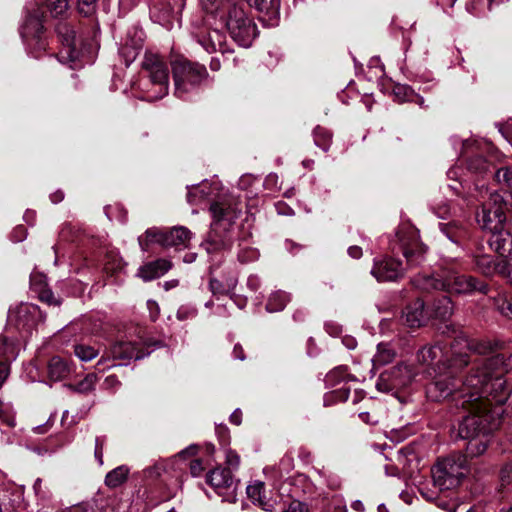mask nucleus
<instances>
[{"label":"nucleus","instance_id":"f257e3e1","mask_svg":"<svg viewBox=\"0 0 512 512\" xmlns=\"http://www.w3.org/2000/svg\"><path fill=\"white\" fill-rule=\"evenodd\" d=\"M503 365L501 355L476 357L469 372L459 379L455 378V373L461 368L433 373L435 379L427 386V396L433 401L451 397L463 415L473 412L490 400H494L495 405H502L512 391L503 377L506 371Z\"/></svg>","mask_w":512,"mask_h":512},{"label":"nucleus","instance_id":"f03ea898","mask_svg":"<svg viewBox=\"0 0 512 512\" xmlns=\"http://www.w3.org/2000/svg\"><path fill=\"white\" fill-rule=\"evenodd\" d=\"M492 351L490 343L470 339L463 333L449 344L438 342L425 346L417 353L418 362L426 367L429 375L441 373L451 368H464L473 363L472 356H484Z\"/></svg>","mask_w":512,"mask_h":512},{"label":"nucleus","instance_id":"7ed1b4c3","mask_svg":"<svg viewBox=\"0 0 512 512\" xmlns=\"http://www.w3.org/2000/svg\"><path fill=\"white\" fill-rule=\"evenodd\" d=\"M494 400L481 405L462 415L458 434L462 439H469L466 445V457H477L483 454L488 445L487 435L498 426V419L492 407Z\"/></svg>","mask_w":512,"mask_h":512},{"label":"nucleus","instance_id":"20e7f679","mask_svg":"<svg viewBox=\"0 0 512 512\" xmlns=\"http://www.w3.org/2000/svg\"><path fill=\"white\" fill-rule=\"evenodd\" d=\"M415 288L423 291L443 290L451 294L468 295L475 292L487 294L488 284L478 278L443 268L433 274H418L412 279Z\"/></svg>","mask_w":512,"mask_h":512},{"label":"nucleus","instance_id":"39448f33","mask_svg":"<svg viewBox=\"0 0 512 512\" xmlns=\"http://www.w3.org/2000/svg\"><path fill=\"white\" fill-rule=\"evenodd\" d=\"M74 0H47L44 6L35 5L28 9L25 22L21 28V36L33 57L38 58L40 52L46 48V41L42 37L43 20L46 13L57 17L63 15Z\"/></svg>","mask_w":512,"mask_h":512},{"label":"nucleus","instance_id":"423d86ee","mask_svg":"<svg viewBox=\"0 0 512 512\" xmlns=\"http://www.w3.org/2000/svg\"><path fill=\"white\" fill-rule=\"evenodd\" d=\"M151 343L139 338L138 340H118L107 347L100 359L96 363V367L100 372L117 367L126 366L132 360H140L150 354L148 349Z\"/></svg>","mask_w":512,"mask_h":512},{"label":"nucleus","instance_id":"0eeeda50","mask_svg":"<svg viewBox=\"0 0 512 512\" xmlns=\"http://www.w3.org/2000/svg\"><path fill=\"white\" fill-rule=\"evenodd\" d=\"M143 79L140 82L148 101L162 99L168 94L170 71L166 61L158 54L145 53L142 61Z\"/></svg>","mask_w":512,"mask_h":512},{"label":"nucleus","instance_id":"6e6552de","mask_svg":"<svg viewBox=\"0 0 512 512\" xmlns=\"http://www.w3.org/2000/svg\"><path fill=\"white\" fill-rule=\"evenodd\" d=\"M211 13H219L227 10L226 27L232 37L242 47H249L257 36V28L255 23L250 19L243 9V5L229 2L213 1Z\"/></svg>","mask_w":512,"mask_h":512},{"label":"nucleus","instance_id":"1a4fd4ad","mask_svg":"<svg viewBox=\"0 0 512 512\" xmlns=\"http://www.w3.org/2000/svg\"><path fill=\"white\" fill-rule=\"evenodd\" d=\"M175 85L174 94L178 98L194 91L208 76L205 66L179 58L171 63Z\"/></svg>","mask_w":512,"mask_h":512},{"label":"nucleus","instance_id":"9d476101","mask_svg":"<svg viewBox=\"0 0 512 512\" xmlns=\"http://www.w3.org/2000/svg\"><path fill=\"white\" fill-rule=\"evenodd\" d=\"M210 211L213 216L212 231L208 238L202 243V246L208 254L220 252L231 248L230 238L222 237L221 231H226L235 219V212L230 208H225L215 202L211 205Z\"/></svg>","mask_w":512,"mask_h":512},{"label":"nucleus","instance_id":"9b49d317","mask_svg":"<svg viewBox=\"0 0 512 512\" xmlns=\"http://www.w3.org/2000/svg\"><path fill=\"white\" fill-rule=\"evenodd\" d=\"M465 470L466 458L461 454L439 460L431 469L433 484L441 491L452 489L460 483Z\"/></svg>","mask_w":512,"mask_h":512},{"label":"nucleus","instance_id":"f8f14e48","mask_svg":"<svg viewBox=\"0 0 512 512\" xmlns=\"http://www.w3.org/2000/svg\"><path fill=\"white\" fill-rule=\"evenodd\" d=\"M192 233L183 226L174 227L168 231L157 228L147 229L144 235L138 237V242L143 251H147L150 243H158L163 247L175 249L187 248Z\"/></svg>","mask_w":512,"mask_h":512},{"label":"nucleus","instance_id":"ddd939ff","mask_svg":"<svg viewBox=\"0 0 512 512\" xmlns=\"http://www.w3.org/2000/svg\"><path fill=\"white\" fill-rule=\"evenodd\" d=\"M397 243L392 250L400 251L406 259L407 267L413 268L425 261L426 247L420 242L417 232L411 227L401 228L397 234Z\"/></svg>","mask_w":512,"mask_h":512},{"label":"nucleus","instance_id":"4468645a","mask_svg":"<svg viewBox=\"0 0 512 512\" xmlns=\"http://www.w3.org/2000/svg\"><path fill=\"white\" fill-rule=\"evenodd\" d=\"M507 204L504 196L494 192L482 203L481 210L476 213L478 224L493 232L501 227L506 220Z\"/></svg>","mask_w":512,"mask_h":512},{"label":"nucleus","instance_id":"2eb2a0df","mask_svg":"<svg viewBox=\"0 0 512 512\" xmlns=\"http://www.w3.org/2000/svg\"><path fill=\"white\" fill-rule=\"evenodd\" d=\"M415 373L411 366L400 363L382 372L377 380L376 387L381 392H394L408 386Z\"/></svg>","mask_w":512,"mask_h":512},{"label":"nucleus","instance_id":"dca6fc26","mask_svg":"<svg viewBox=\"0 0 512 512\" xmlns=\"http://www.w3.org/2000/svg\"><path fill=\"white\" fill-rule=\"evenodd\" d=\"M143 44L144 32L142 29L134 26L127 30L126 36L119 48V53L127 66L137 58L143 48Z\"/></svg>","mask_w":512,"mask_h":512},{"label":"nucleus","instance_id":"f3484780","mask_svg":"<svg viewBox=\"0 0 512 512\" xmlns=\"http://www.w3.org/2000/svg\"><path fill=\"white\" fill-rule=\"evenodd\" d=\"M402 264L394 258H385L376 261L371 270V274L377 281H394L402 276Z\"/></svg>","mask_w":512,"mask_h":512},{"label":"nucleus","instance_id":"a211bd4d","mask_svg":"<svg viewBox=\"0 0 512 512\" xmlns=\"http://www.w3.org/2000/svg\"><path fill=\"white\" fill-rule=\"evenodd\" d=\"M36 307L28 304H22L9 311L8 320L14 324L18 330L30 331L35 325Z\"/></svg>","mask_w":512,"mask_h":512},{"label":"nucleus","instance_id":"6ab92c4d","mask_svg":"<svg viewBox=\"0 0 512 512\" xmlns=\"http://www.w3.org/2000/svg\"><path fill=\"white\" fill-rule=\"evenodd\" d=\"M490 247L504 260H512V234L503 227L491 232L488 240Z\"/></svg>","mask_w":512,"mask_h":512},{"label":"nucleus","instance_id":"aec40b11","mask_svg":"<svg viewBox=\"0 0 512 512\" xmlns=\"http://www.w3.org/2000/svg\"><path fill=\"white\" fill-rule=\"evenodd\" d=\"M206 481L220 495L223 490H235L231 470L227 468L217 467L211 470L206 476Z\"/></svg>","mask_w":512,"mask_h":512},{"label":"nucleus","instance_id":"412c9836","mask_svg":"<svg viewBox=\"0 0 512 512\" xmlns=\"http://www.w3.org/2000/svg\"><path fill=\"white\" fill-rule=\"evenodd\" d=\"M200 45L208 52H220L225 60H228L226 54L232 53L226 45V38L219 30H212L199 40Z\"/></svg>","mask_w":512,"mask_h":512},{"label":"nucleus","instance_id":"4be33fe9","mask_svg":"<svg viewBox=\"0 0 512 512\" xmlns=\"http://www.w3.org/2000/svg\"><path fill=\"white\" fill-rule=\"evenodd\" d=\"M56 30L63 45V51L61 54L65 52L67 54V58L70 61L76 60L78 53L76 50L74 29L67 23H60L58 24ZM62 58H64V55H62Z\"/></svg>","mask_w":512,"mask_h":512},{"label":"nucleus","instance_id":"5701e85b","mask_svg":"<svg viewBox=\"0 0 512 512\" xmlns=\"http://www.w3.org/2000/svg\"><path fill=\"white\" fill-rule=\"evenodd\" d=\"M475 268L485 276H493L501 274L506 269V260H494L491 256L481 255L477 256L474 260Z\"/></svg>","mask_w":512,"mask_h":512},{"label":"nucleus","instance_id":"b1692460","mask_svg":"<svg viewBox=\"0 0 512 512\" xmlns=\"http://www.w3.org/2000/svg\"><path fill=\"white\" fill-rule=\"evenodd\" d=\"M171 267L172 264L169 260L158 259L140 267L138 275L144 281H151L164 275Z\"/></svg>","mask_w":512,"mask_h":512},{"label":"nucleus","instance_id":"393cba45","mask_svg":"<svg viewBox=\"0 0 512 512\" xmlns=\"http://www.w3.org/2000/svg\"><path fill=\"white\" fill-rule=\"evenodd\" d=\"M439 229L451 242L458 245L470 237L467 227L456 221L439 223Z\"/></svg>","mask_w":512,"mask_h":512},{"label":"nucleus","instance_id":"a878e982","mask_svg":"<svg viewBox=\"0 0 512 512\" xmlns=\"http://www.w3.org/2000/svg\"><path fill=\"white\" fill-rule=\"evenodd\" d=\"M403 318L405 323L412 328L422 326L425 321L423 300L418 298L407 305L403 312Z\"/></svg>","mask_w":512,"mask_h":512},{"label":"nucleus","instance_id":"bb28decb","mask_svg":"<svg viewBox=\"0 0 512 512\" xmlns=\"http://www.w3.org/2000/svg\"><path fill=\"white\" fill-rule=\"evenodd\" d=\"M15 358V348L6 337H0V387L9 375L7 362Z\"/></svg>","mask_w":512,"mask_h":512},{"label":"nucleus","instance_id":"cd10ccee","mask_svg":"<svg viewBox=\"0 0 512 512\" xmlns=\"http://www.w3.org/2000/svg\"><path fill=\"white\" fill-rule=\"evenodd\" d=\"M71 372V365L60 356H54L50 359L48 363V377L50 380L61 381L67 378Z\"/></svg>","mask_w":512,"mask_h":512},{"label":"nucleus","instance_id":"c85d7f7f","mask_svg":"<svg viewBox=\"0 0 512 512\" xmlns=\"http://www.w3.org/2000/svg\"><path fill=\"white\" fill-rule=\"evenodd\" d=\"M396 356V352L391 343H380L377 346V352L372 361L374 366H382L390 363Z\"/></svg>","mask_w":512,"mask_h":512},{"label":"nucleus","instance_id":"c756f323","mask_svg":"<svg viewBox=\"0 0 512 512\" xmlns=\"http://www.w3.org/2000/svg\"><path fill=\"white\" fill-rule=\"evenodd\" d=\"M280 0H250L259 12L269 16L270 19L276 18L279 15Z\"/></svg>","mask_w":512,"mask_h":512},{"label":"nucleus","instance_id":"7c9ffc66","mask_svg":"<svg viewBox=\"0 0 512 512\" xmlns=\"http://www.w3.org/2000/svg\"><path fill=\"white\" fill-rule=\"evenodd\" d=\"M75 356L82 362H89L100 354L99 347L86 343H78L73 346Z\"/></svg>","mask_w":512,"mask_h":512},{"label":"nucleus","instance_id":"2f4dec72","mask_svg":"<svg viewBox=\"0 0 512 512\" xmlns=\"http://www.w3.org/2000/svg\"><path fill=\"white\" fill-rule=\"evenodd\" d=\"M128 474L129 468L127 466H118L106 475L105 484L108 487L116 488L126 481Z\"/></svg>","mask_w":512,"mask_h":512},{"label":"nucleus","instance_id":"473e14b6","mask_svg":"<svg viewBox=\"0 0 512 512\" xmlns=\"http://www.w3.org/2000/svg\"><path fill=\"white\" fill-rule=\"evenodd\" d=\"M434 315L437 318L446 320L453 314V303L448 296H442L433 304Z\"/></svg>","mask_w":512,"mask_h":512},{"label":"nucleus","instance_id":"72a5a7b5","mask_svg":"<svg viewBox=\"0 0 512 512\" xmlns=\"http://www.w3.org/2000/svg\"><path fill=\"white\" fill-rule=\"evenodd\" d=\"M289 295L284 291H276L272 293L266 304V309L269 312H278L285 308L289 302Z\"/></svg>","mask_w":512,"mask_h":512},{"label":"nucleus","instance_id":"f704fd0d","mask_svg":"<svg viewBox=\"0 0 512 512\" xmlns=\"http://www.w3.org/2000/svg\"><path fill=\"white\" fill-rule=\"evenodd\" d=\"M20 502L18 493H10L9 491H0V512H13L16 505Z\"/></svg>","mask_w":512,"mask_h":512},{"label":"nucleus","instance_id":"c9c22d12","mask_svg":"<svg viewBox=\"0 0 512 512\" xmlns=\"http://www.w3.org/2000/svg\"><path fill=\"white\" fill-rule=\"evenodd\" d=\"M97 380H98L97 374L89 373L79 383H77L75 385H68V387L74 392L86 394V393L91 392L94 389Z\"/></svg>","mask_w":512,"mask_h":512},{"label":"nucleus","instance_id":"e433bc0d","mask_svg":"<svg viewBox=\"0 0 512 512\" xmlns=\"http://www.w3.org/2000/svg\"><path fill=\"white\" fill-rule=\"evenodd\" d=\"M313 137L318 147L324 151L329 149L332 135L327 129L317 126L313 131Z\"/></svg>","mask_w":512,"mask_h":512},{"label":"nucleus","instance_id":"4c0bfd02","mask_svg":"<svg viewBox=\"0 0 512 512\" xmlns=\"http://www.w3.org/2000/svg\"><path fill=\"white\" fill-rule=\"evenodd\" d=\"M493 305L503 316L512 319V299L498 294V296L493 298Z\"/></svg>","mask_w":512,"mask_h":512},{"label":"nucleus","instance_id":"58836bf2","mask_svg":"<svg viewBox=\"0 0 512 512\" xmlns=\"http://www.w3.org/2000/svg\"><path fill=\"white\" fill-rule=\"evenodd\" d=\"M488 162L481 155H475L467 160V169L475 173H482L488 169Z\"/></svg>","mask_w":512,"mask_h":512},{"label":"nucleus","instance_id":"ea45409f","mask_svg":"<svg viewBox=\"0 0 512 512\" xmlns=\"http://www.w3.org/2000/svg\"><path fill=\"white\" fill-rule=\"evenodd\" d=\"M259 257V252L257 249L252 247H241L238 252V260L241 263H249L257 260Z\"/></svg>","mask_w":512,"mask_h":512},{"label":"nucleus","instance_id":"a19ab883","mask_svg":"<svg viewBox=\"0 0 512 512\" xmlns=\"http://www.w3.org/2000/svg\"><path fill=\"white\" fill-rule=\"evenodd\" d=\"M265 490V484L261 481H255L246 488L247 495L253 503L260 499V494H264Z\"/></svg>","mask_w":512,"mask_h":512},{"label":"nucleus","instance_id":"79ce46f5","mask_svg":"<svg viewBox=\"0 0 512 512\" xmlns=\"http://www.w3.org/2000/svg\"><path fill=\"white\" fill-rule=\"evenodd\" d=\"M495 178L497 182L505 184L507 187L512 188V169L503 167L496 171Z\"/></svg>","mask_w":512,"mask_h":512},{"label":"nucleus","instance_id":"37998d69","mask_svg":"<svg viewBox=\"0 0 512 512\" xmlns=\"http://www.w3.org/2000/svg\"><path fill=\"white\" fill-rule=\"evenodd\" d=\"M78 11L84 15L92 14L97 5V0H76Z\"/></svg>","mask_w":512,"mask_h":512},{"label":"nucleus","instance_id":"c03bdc74","mask_svg":"<svg viewBox=\"0 0 512 512\" xmlns=\"http://www.w3.org/2000/svg\"><path fill=\"white\" fill-rule=\"evenodd\" d=\"M395 97L401 101H413V90L407 86H396L394 88Z\"/></svg>","mask_w":512,"mask_h":512},{"label":"nucleus","instance_id":"a18cd8bd","mask_svg":"<svg viewBox=\"0 0 512 512\" xmlns=\"http://www.w3.org/2000/svg\"><path fill=\"white\" fill-rule=\"evenodd\" d=\"M347 375V369L344 366H339L335 368L334 370L330 371L327 376V382L334 384L338 381L343 380Z\"/></svg>","mask_w":512,"mask_h":512},{"label":"nucleus","instance_id":"49530a36","mask_svg":"<svg viewBox=\"0 0 512 512\" xmlns=\"http://www.w3.org/2000/svg\"><path fill=\"white\" fill-rule=\"evenodd\" d=\"M0 421L9 426L14 425V419L11 415V408L0 400Z\"/></svg>","mask_w":512,"mask_h":512},{"label":"nucleus","instance_id":"de8ad7c7","mask_svg":"<svg viewBox=\"0 0 512 512\" xmlns=\"http://www.w3.org/2000/svg\"><path fill=\"white\" fill-rule=\"evenodd\" d=\"M39 298L42 302H45L49 305L58 306L61 303L60 300L54 296L50 289H42L39 292Z\"/></svg>","mask_w":512,"mask_h":512},{"label":"nucleus","instance_id":"09e8293b","mask_svg":"<svg viewBox=\"0 0 512 512\" xmlns=\"http://www.w3.org/2000/svg\"><path fill=\"white\" fill-rule=\"evenodd\" d=\"M105 445V437H97L95 440L94 456L100 465L103 464V449Z\"/></svg>","mask_w":512,"mask_h":512},{"label":"nucleus","instance_id":"8fccbe9b","mask_svg":"<svg viewBox=\"0 0 512 512\" xmlns=\"http://www.w3.org/2000/svg\"><path fill=\"white\" fill-rule=\"evenodd\" d=\"M226 464L229 466L228 469H237L240 464V457L232 450L226 451Z\"/></svg>","mask_w":512,"mask_h":512},{"label":"nucleus","instance_id":"3c124183","mask_svg":"<svg viewBox=\"0 0 512 512\" xmlns=\"http://www.w3.org/2000/svg\"><path fill=\"white\" fill-rule=\"evenodd\" d=\"M254 504H257L265 511H272L274 509L275 502L266 496V491L264 494H260V499L255 500Z\"/></svg>","mask_w":512,"mask_h":512},{"label":"nucleus","instance_id":"603ef678","mask_svg":"<svg viewBox=\"0 0 512 512\" xmlns=\"http://www.w3.org/2000/svg\"><path fill=\"white\" fill-rule=\"evenodd\" d=\"M209 287L214 295L226 294L228 292V288L225 285H223L218 279L215 278H212L210 280Z\"/></svg>","mask_w":512,"mask_h":512},{"label":"nucleus","instance_id":"864d4df0","mask_svg":"<svg viewBox=\"0 0 512 512\" xmlns=\"http://www.w3.org/2000/svg\"><path fill=\"white\" fill-rule=\"evenodd\" d=\"M323 477H325L327 479V485L331 488V489H338L340 488L341 486V481L339 479L338 476L336 475H333V474H326L325 472L321 471L319 472Z\"/></svg>","mask_w":512,"mask_h":512},{"label":"nucleus","instance_id":"5fc2aeb1","mask_svg":"<svg viewBox=\"0 0 512 512\" xmlns=\"http://www.w3.org/2000/svg\"><path fill=\"white\" fill-rule=\"evenodd\" d=\"M121 385L119 379L115 375H109L105 378L103 382L104 389L113 390L118 388Z\"/></svg>","mask_w":512,"mask_h":512},{"label":"nucleus","instance_id":"6e6d98bb","mask_svg":"<svg viewBox=\"0 0 512 512\" xmlns=\"http://www.w3.org/2000/svg\"><path fill=\"white\" fill-rule=\"evenodd\" d=\"M283 512H309L307 506L300 501H293Z\"/></svg>","mask_w":512,"mask_h":512},{"label":"nucleus","instance_id":"4d7b16f0","mask_svg":"<svg viewBox=\"0 0 512 512\" xmlns=\"http://www.w3.org/2000/svg\"><path fill=\"white\" fill-rule=\"evenodd\" d=\"M196 314L194 309L188 307H180L177 311V318L179 320H186L188 318L194 317Z\"/></svg>","mask_w":512,"mask_h":512},{"label":"nucleus","instance_id":"13d9d810","mask_svg":"<svg viewBox=\"0 0 512 512\" xmlns=\"http://www.w3.org/2000/svg\"><path fill=\"white\" fill-rule=\"evenodd\" d=\"M61 512H93V508L88 503H81L79 505L69 507Z\"/></svg>","mask_w":512,"mask_h":512},{"label":"nucleus","instance_id":"bf43d9fd","mask_svg":"<svg viewBox=\"0 0 512 512\" xmlns=\"http://www.w3.org/2000/svg\"><path fill=\"white\" fill-rule=\"evenodd\" d=\"M205 187H206V184H203L201 189H199L198 187H194L193 189L189 190L188 194H187L188 201L190 203H194L196 201L195 197L198 192H200L202 194V197H206L208 195V193L205 192Z\"/></svg>","mask_w":512,"mask_h":512},{"label":"nucleus","instance_id":"052dcab7","mask_svg":"<svg viewBox=\"0 0 512 512\" xmlns=\"http://www.w3.org/2000/svg\"><path fill=\"white\" fill-rule=\"evenodd\" d=\"M203 470L204 467L200 459H194L193 461H191L190 472L193 476H199Z\"/></svg>","mask_w":512,"mask_h":512},{"label":"nucleus","instance_id":"680f3d73","mask_svg":"<svg viewBox=\"0 0 512 512\" xmlns=\"http://www.w3.org/2000/svg\"><path fill=\"white\" fill-rule=\"evenodd\" d=\"M511 126L512 124L500 125L499 132L507 141L512 143V133L510 131Z\"/></svg>","mask_w":512,"mask_h":512},{"label":"nucleus","instance_id":"e2e57ef3","mask_svg":"<svg viewBox=\"0 0 512 512\" xmlns=\"http://www.w3.org/2000/svg\"><path fill=\"white\" fill-rule=\"evenodd\" d=\"M25 235H26V230L23 227L19 226L15 229L12 238L14 241L19 242L25 238Z\"/></svg>","mask_w":512,"mask_h":512},{"label":"nucleus","instance_id":"0e129e2a","mask_svg":"<svg viewBox=\"0 0 512 512\" xmlns=\"http://www.w3.org/2000/svg\"><path fill=\"white\" fill-rule=\"evenodd\" d=\"M449 211H450V209L447 204H443L434 209L435 214L439 218H445V216L449 214Z\"/></svg>","mask_w":512,"mask_h":512},{"label":"nucleus","instance_id":"69168bd1","mask_svg":"<svg viewBox=\"0 0 512 512\" xmlns=\"http://www.w3.org/2000/svg\"><path fill=\"white\" fill-rule=\"evenodd\" d=\"M348 254L354 259H359L362 256V248L359 246H350L348 248Z\"/></svg>","mask_w":512,"mask_h":512},{"label":"nucleus","instance_id":"338daca9","mask_svg":"<svg viewBox=\"0 0 512 512\" xmlns=\"http://www.w3.org/2000/svg\"><path fill=\"white\" fill-rule=\"evenodd\" d=\"M230 422L235 425H240L242 422V412L240 409H236L231 415H230Z\"/></svg>","mask_w":512,"mask_h":512},{"label":"nucleus","instance_id":"774afa93","mask_svg":"<svg viewBox=\"0 0 512 512\" xmlns=\"http://www.w3.org/2000/svg\"><path fill=\"white\" fill-rule=\"evenodd\" d=\"M506 269L505 271L501 272V276L507 278L510 283L512 284V263H510L508 260H506Z\"/></svg>","mask_w":512,"mask_h":512}]
</instances>
